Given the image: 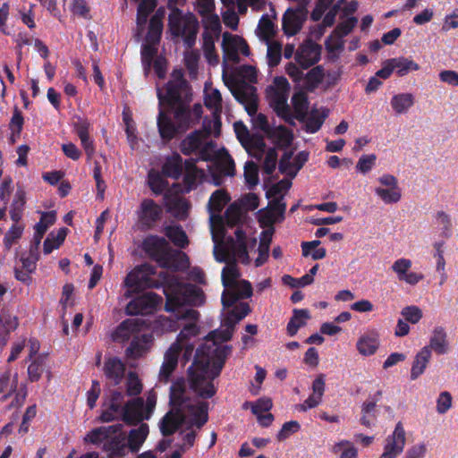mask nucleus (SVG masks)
<instances>
[{
	"instance_id": "nucleus-38",
	"label": "nucleus",
	"mask_w": 458,
	"mask_h": 458,
	"mask_svg": "<svg viewBox=\"0 0 458 458\" xmlns=\"http://www.w3.org/2000/svg\"><path fill=\"white\" fill-rule=\"evenodd\" d=\"M389 64L400 77L408 74L410 72L420 70V65L417 63L403 56L390 58Z\"/></svg>"
},
{
	"instance_id": "nucleus-2",
	"label": "nucleus",
	"mask_w": 458,
	"mask_h": 458,
	"mask_svg": "<svg viewBox=\"0 0 458 458\" xmlns=\"http://www.w3.org/2000/svg\"><path fill=\"white\" fill-rule=\"evenodd\" d=\"M231 352L229 345L217 346L214 350L205 344L197 348L188 374L190 386L199 397L209 399L216 394L213 380L220 375Z\"/></svg>"
},
{
	"instance_id": "nucleus-60",
	"label": "nucleus",
	"mask_w": 458,
	"mask_h": 458,
	"mask_svg": "<svg viewBox=\"0 0 458 458\" xmlns=\"http://www.w3.org/2000/svg\"><path fill=\"white\" fill-rule=\"evenodd\" d=\"M143 386L135 372H130L126 382V394L129 396H137L142 391Z\"/></svg>"
},
{
	"instance_id": "nucleus-56",
	"label": "nucleus",
	"mask_w": 458,
	"mask_h": 458,
	"mask_svg": "<svg viewBox=\"0 0 458 458\" xmlns=\"http://www.w3.org/2000/svg\"><path fill=\"white\" fill-rule=\"evenodd\" d=\"M24 227L21 225H13L6 232L4 237V245L6 250H10L14 242L21 238Z\"/></svg>"
},
{
	"instance_id": "nucleus-61",
	"label": "nucleus",
	"mask_w": 458,
	"mask_h": 458,
	"mask_svg": "<svg viewBox=\"0 0 458 458\" xmlns=\"http://www.w3.org/2000/svg\"><path fill=\"white\" fill-rule=\"evenodd\" d=\"M282 281L285 285L298 288L311 284L314 282V277H311V275H304L300 278H294L292 276L284 275L282 277Z\"/></svg>"
},
{
	"instance_id": "nucleus-40",
	"label": "nucleus",
	"mask_w": 458,
	"mask_h": 458,
	"mask_svg": "<svg viewBox=\"0 0 458 458\" xmlns=\"http://www.w3.org/2000/svg\"><path fill=\"white\" fill-rule=\"evenodd\" d=\"M226 243L228 245V250L232 255V260L236 261V259H238L241 263L245 265L250 263L246 243H235L233 236H229L226 239Z\"/></svg>"
},
{
	"instance_id": "nucleus-64",
	"label": "nucleus",
	"mask_w": 458,
	"mask_h": 458,
	"mask_svg": "<svg viewBox=\"0 0 458 458\" xmlns=\"http://www.w3.org/2000/svg\"><path fill=\"white\" fill-rule=\"evenodd\" d=\"M157 44L148 43L146 41V44L142 45L141 47V60L142 64L148 68L150 67L153 63V59L157 54V48L156 47Z\"/></svg>"
},
{
	"instance_id": "nucleus-31",
	"label": "nucleus",
	"mask_w": 458,
	"mask_h": 458,
	"mask_svg": "<svg viewBox=\"0 0 458 458\" xmlns=\"http://www.w3.org/2000/svg\"><path fill=\"white\" fill-rule=\"evenodd\" d=\"M179 348L171 346L165 353L164 361L160 369L161 379L168 380L178 364Z\"/></svg>"
},
{
	"instance_id": "nucleus-51",
	"label": "nucleus",
	"mask_w": 458,
	"mask_h": 458,
	"mask_svg": "<svg viewBox=\"0 0 458 458\" xmlns=\"http://www.w3.org/2000/svg\"><path fill=\"white\" fill-rule=\"evenodd\" d=\"M139 5L137 9V21L139 24H144L149 14L157 7V0H139Z\"/></svg>"
},
{
	"instance_id": "nucleus-58",
	"label": "nucleus",
	"mask_w": 458,
	"mask_h": 458,
	"mask_svg": "<svg viewBox=\"0 0 458 458\" xmlns=\"http://www.w3.org/2000/svg\"><path fill=\"white\" fill-rule=\"evenodd\" d=\"M213 167L225 176H233L235 174V164L230 156L225 159L217 160Z\"/></svg>"
},
{
	"instance_id": "nucleus-39",
	"label": "nucleus",
	"mask_w": 458,
	"mask_h": 458,
	"mask_svg": "<svg viewBox=\"0 0 458 458\" xmlns=\"http://www.w3.org/2000/svg\"><path fill=\"white\" fill-rule=\"evenodd\" d=\"M267 136L274 140L280 148H288L293 140L291 131L284 125L272 128Z\"/></svg>"
},
{
	"instance_id": "nucleus-32",
	"label": "nucleus",
	"mask_w": 458,
	"mask_h": 458,
	"mask_svg": "<svg viewBox=\"0 0 458 458\" xmlns=\"http://www.w3.org/2000/svg\"><path fill=\"white\" fill-rule=\"evenodd\" d=\"M183 171V163L182 157L174 153L168 157L162 166V174L169 178L178 180Z\"/></svg>"
},
{
	"instance_id": "nucleus-1",
	"label": "nucleus",
	"mask_w": 458,
	"mask_h": 458,
	"mask_svg": "<svg viewBox=\"0 0 458 458\" xmlns=\"http://www.w3.org/2000/svg\"><path fill=\"white\" fill-rule=\"evenodd\" d=\"M164 294L166 299L165 310L174 313L177 319L190 321L182 328L178 335L179 340L183 341L197 336L199 334V327L196 322L200 314L192 308L184 307L203 305L206 301L203 290L195 284L182 283L173 278L164 287Z\"/></svg>"
},
{
	"instance_id": "nucleus-53",
	"label": "nucleus",
	"mask_w": 458,
	"mask_h": 458,
	"mask_svg": "<svg viewBox=\"0 0 458 458\" xmlns=\"http://www.w3.org/2000/svg\"><path fill=\"white\" fill-rule=\"evenodd\" d=\"M225 220L228 226L238 225L242 220V211L236 203L231 204L225 212Z\"/></svg>"
},
{
	"instance_id": "nucleus-27",
	"label": "nucleus",
	"mask_w": 458,
	"mask_h": 458,
	"mask_svg": "<svg viewBox=\"0 0 458 458\" xmlns=\"http://www.w3.org/2000/svg\"><path fill=\"white\" fill-rule=\"evenodd\" d=\"M104 374L114 386L121 383L125 372V366L118 357L108 358L104 364Z\"/></svg>"
},
{
	"instance_id": "nucleus-5",
	"label": "nucleus",
	"mask_w": 458,
	"mask_h": 458,
	"mask_svg": "<svg viewBox=\"0 0 458 458\" xmlns=\"http://www.w3.org/2000/svg\"><path fill=\"white\" fill-rule=\"evenodd\" d=\"M185 0H168L167 7L171 10L168 15V28L174 38H182L187 48H191L196 43L199 31V21L191 13L183 14L177 4Z\"/></svg>"
},
{
	"instance_id": "nucleus-55",
	"label": "nucleus",
	"mask_w": 458,
	"mask_h": 458,
	"mask_svg": "<svg viewBox=\"0 0 458 458\" xmlns=\"http://www.w3.org/2000/svg\"><path fill=\"white\" fill-rule=\"evenodd\" d=\"M282 57V45L279 42H271L267 46V64L269 67H276L279 64Z\"/></svg>"
},
{
	"instance_id": "nucleus-18",
	"label": "nucleus",
	"mask_w": 458,
	"mask_h": 458,
	"mask_svg": "<svg viewBox=\"0 0 458 458\" xmlns=\"http://www.w3.org/2000/svg\"><path fill=\"white\" fill-rule=\"evenodd\" d=\"M320 53V46L309 41L299 47L295 54V60L301 68L308 69L319 61Z\"/></svg>"
},
{
	"instance_id": "nucleus-20",
	"label": "nucleus",
	"mask_w": 458,
	"mask_h": 458,
	"mask_svg": "<svg viewBox=\"0 0 458 458\" xmlns=\"http://www.w3.org/2000/svg\"><path fill=\"white\" fill-rule=\"evenodd\" d=\"M144 325L145 322L141 318H127L116 327L113 334V338L117 342H127L134 333L140 332Z\"/></svg>"
},
{
	"instance_id": "nucleus-10",
	"label": "nucleus",
	"mask_w": 458,
	"mask_h": 458,
	"mask_svg": "<svg viewBox=\"0 0 458 458\" xmlns=\"http://www.w3.org/2000/svg\"><path fill=\"white\" fill-rule=\"evenodd\" d=\"M156 268L149 264H142L134 267L125 277L124 285L128 293H139L145 289L158 288L159 283L154 277Z\"/></svg>"
},
{
	"instance_id": "nucleus-35",
	"label": "nucleus",
	"mask_w": 458,
	"mask_h": 458,
	"mask_svg": "<svg viewBox=\"0 0 458 458\" xmlns=\"http://www.w3.org/2000/svg\"><path fill=\"white\" fill-rule=\"evenodd\" d=\"M310 318V315L308 310L294 309L293 316L286 327L287 335L291 337L294 336L298 333V330L306 325V320Z\"/></svg>"
},
{
	"instance_id": "nucleus-29",
	"label": "nucleus",
	"mask_w": 458,
	"mask_h": 458,
	"mask_svg": "<svg viewBox=\"0 0 458 458\" xmlns=\"http://www.w3.org/2000/svg\"><path fill=\"white\" fill-rule=\"evenodd\" d=\"M208 133L200 130H195L187 135L180 144L181 152L183 155L189 156L198 151L202 146L204 139Z\"/></svg>"
},
{
	"instance_id": "nucleus-11",
	"label": "nucleus",
	"mask_w": 458,
	"mask_h": 458,
	"mask_svg": "<svg viewBox=\"0 0 458 458\" xmlns=\"http://www.w3.org/2000/svg\"><path fill=\"white\" fill-rule=\"evenodd\" d=\"M275 83L278 87L273 89L270 95L269 105L276 114L290 125L294 124L293 116L291 114L290 107L287 104V91L290 89L289 82L284 77H276Z\"/></svg>"
},
{
	"instance_id": "nucleus-9",
	"label": "nucleus",
	"mask_w": 458,
	"mask_h": 458,
	"mask_svg": "<svg viewBox=\"0 0 458 458\" xmlns=\"http://www.w3.org/2000/svg\"><path fill=\"white\" fill-rule=\"evenodd\" d=\"M191 92V86L184 78L182 71L175 69L172 72V80L165 85V94L164 95L158 90L157 98L160 105L174 106L181 102L182 99L187 100Z\"/></svg>"
},
{
	"instance_id": "nucleus-4",
	"label": "nucleus",
	"mask_w": 458,
	"mask_h": 458,
	"mask_svg": "<svg viewBox=\"0 0 458 458\" xmlns=\"http://www.w3.org/2000/svg\"><path fill=\"white\" fill-rule=\"evenodd\" d=\"M170 410L159 421V429L163 437L174 435L186 421L185 408L187 404L186 388L183 382H175L170 387Z\"/></svg>"
},
{
	"instance_id": "nucleus-34",
	"label": "nucleus",
	"mask_w": 458,
	"mask_h": 458,
	"mask_svg": "<svg viewBox=\"0 0 458 458\" xmlns=\"http://www.w3.org/2000/svg\"><path fill=\"white\" fill-rule=\"evenodd\" d=\"M428 348L429 347H423L416 355H415V358H414V360L412 362V365H411V380H415L417 379L420 376H421L429 360H430V358H431V353H430V351H428Z\"/></svg>"
},
{
	"instance_id": "nucleus-37",
	"label": "nucleus",
	"mask_w": 458,
	"mask_h": 458,
	"mask_svg": "<svg viewBox=\"0 0 458 458\" xmlns=\"http://www.w3.org/2000/svg\"><path fill=\"white\" fill-rule=\"evenodd\" d=\"M165 234L178 248L185 249L189 245L188 236L181 225H167Z\"/></svg>"
},
{
	"instance_id": "nucleus-19",
	"label": "nucleus",
	"mask_w": 458,
	"mask_h": 458,
	"mask_svg": "<svg viewBox=\"0 0 458 458\" xmlns=\"http://www.w3.org/2000/svg\"><path fill=\"white\" fill-rule=\"evenodd\" d=\"M73 123L74 130L81 140V144L87 155L88 159H90L95 154V147L93 140H90L89 130L91 126L87 118L76 116Z\"/></svg>"
},
{
	"instance_id": "nucleus-25",
	"label": "nucleus",
	"mask_w": 458,
	"mask_h": 458,
	"mask_svg": "<svg viewBox=\"0 0 458 458\" xmlns=\"http://www.w3.org/2000/svg\"><path fill=\"white\" fill-rule=\"evenodd\" d=\"M149 428L147 423H141L136 428H131L126 436V445L130 453L136 454L147 439Z\"/></svg>"
},
{
	"instance_id": "nucleus-13",
	"label": "nucleus",
	"mask_w": 458,
	"mask_h": 458,
	"mask_svg": "<svg viewBox=\"0 0 458 458\" xmlns=\"http://www.w3.org/2000/svg\"><path fill=\"white\" fill-rule=\"evenodd\" d=\"M136 215L140 228L142 230H149L160 220L162 208L152 199H144L140 202Z\"/></svg>"
},
{
	"instance_id": "nucleus-45",
	"label": "nucleus",
	"mask_w": 458,
	"mask_h": 458,
	"mask_svg": "<svg viewBox=\"0 0 458 458\" xmlns=\"http://www.w3.org/2000/svg\"><path fill=\"white\" fill-rule=\"evenodd\" d=\"M304 20L286 11L283 17V30L286 35L293 36L302 28Z\"/></svg>"
},
{
	"instance_id": "nucleus-28",
	"label": "nucleus",
	"mask_w": 458,
	"mask_h": 458,
	"mask_svg": "<svg viewBox=\"0 0 458 458\" xmlns=\"http://www.w3.org/2000/svg\"><path fill=\"white\" fill-rule=\"evenodd\" d=\"M239 40L240 36L238 35H232L229 32H225L223 34L222 48L224 58L225 60L231 61L234 64H238L240 62Z\"/></svg>"
},
{
	"instance_id": "nucleus-22",
	"label": "nucleus",
	"mask_w": 458,
	"mask_h": 458,
	"mask_svg": "<svg viewBox=\"0 0 458 458\" xmlns=\"http://www.w3.org/2000/svg\"><path fill=\"white\" fill-rule=\"evenodd\" d=\"M153 336L151 334H143L132 337L125 353L128 358L139 359L146 354L152 344Z\"/></svg>"
},
{
	"instance_id": "nucleus-8",
	"label": "nucleus",
	"mask_w": 458,
	"mask_h": 458,
	"mask_svg": "<svg viewBox=\"0 0 458 458\" xmlns=\"http://www.w3.org/2000/svg\"><path fill=\"white\" fill-rule=\"evenodd\" d=\"M157 397L155 394H148L146 402L142 397H136L129 400L123 406L122 420L127 426H136L148 420L155 410Z\"/></svg>"
},
{
	"instance_id": "nucleus-47",
	"label": "nucleus",
	"mask_w": 458,
	"mask_h": 458,
	"mask_svg": "<svg viewBox=\"0 0 458 458\" xmlns=\"http://www.w3.org/2000/svg\"><path fill=\"white\" fill-rule=\"evenodd\" d=\"M230 196L224 190H216L209 198L208 208L210 211L219 213L229 202Z\"/></svg>"
},
{
	"instance_id": "nucleus-62",
	"label": "nucleus",
	"mask_w": 458,
	"mask_h": 458,
	"mask_svg": "<svg viewBox=\"0 0 458 458\" xmlns=\"http://www.w3.org/2000/svg\"><path fill=\"white\" fill-rule=\"evenodd\" d=\"M436 218L439 225H442L441 235L445 238H449L452 235V221L450 216L445 211H437Z\"/></svg>"
},
{
	"instance_id": "nucleus-41",
	"label": "nucleus",
	"mask_w": 458,
	"mask_h": 458,
	"mask_svg": "<svg viewBox=\"0 0 458 458\" xmlns=\"http://www.w3.org/2000/svg\"><path fill=\"white\" fill-rule=\"evenodd\" d=\"M295 118L299 122H304L309 108V101L307 94L303 91H298L292 97Z\"/></svg>"
},
{
	"instance_id": "nucleus-33",
	"label": "nucleus",
	"mask_w": 458,
	"mask_h": 458,
	"mask_svg": "<svg viewBox=\"0 0 458 458\" xmlns=\"http://www.w3.org/2000/svg\"><path fill=\"white\" fill-rule=\"evenodd\" d=\"M328 116V110L323 109L321 113L316 108L311 109L310 114H306L305 131L308 133H316L322 127L326 118Z\"/></svg>"
},
{
	"instance_id": "nucleus-44",
	"label": "nucleus",
	"mask_w": 458,
	"mask_h": 458,
	"mask_svg": "<svg viewBox=\"0 0 458 458\" xmlns=\"http://www.w3.org/2000/svg\"><path fill=\"white\" fill-rule=\"evenodd\" d=\"M360 423L366 427L371 428L376 424L377 417V409L375 402L365 401L361 405Z\"/></svg>"
},
{
	"instance_id": "nucleus-12",
	"label": "nucleus",
	"mask_w": 458,
	"mask_h": 458,
	"mask_svg": "<svg viewBox=\"0 0 458 458\" xmlns=\"http://www.w3.org/2000/svg\"><path fill=\"white\" fill-rule=\"evenodd\" d=\"M125 394L119 390H112L105 399L101 406L99 420L101 422H111L115 420H122Z\"/></svg>"
},
{
	"instance_id": "nucleus-15",
	"label": "nucleus",
	"mask_w": 458,
	"mask_h": 458,
	"mask_svg": "<svg viewBox=\"0 0 458 458\" xmlns=\"http://www.w3.org/2000/svg\"><path fill=\"white\" fill-rule=\"evenodd\" d=\"M406 436L403 425L401 421L397 422L391 435L386 439L384 452L380 458H397L404 449Z\"/></svg>"
},
{
	"instance_id": "nucleus-30",
	"label": "nucleus",
	"mask_w": 458,
	"mask_h": 458,
	"mask_svg": "<svg viewBox=\"0 0 458 458\" xmlns=\"http://www.w3.org/2000/svg\"><path fill=\"white\" fill-rule=\"evenodd\" d=\"M425 347H429L430 352L434 351L437 354H445L448 352L447 335L442 327H436L432 332L429 339V344Z\"/></svg>"
},
{
	"instance_id": "nucleus-21",
	"label": "nucleus",
	"mask_w": 458,
	"mask_h": 458,
	"mask_svg": "<svg viewBox=\"0 0 458 458\" xmlns=\"http://www.w3.org/2000/svg\"><path fill=\"white\" fill-rule=\"evenodd\" d=\"M380 345V336L376 329H370L363 333L356 343V348L362 356L375 354Z\"/></svg>"
},
{
	"instance_id": "nucleus-54",
	"label": "nucleus",
	"mask_w": 458,
	"mask_h": 458,
	"mask_svg": "<svg viewBox=\"0 0 458 458\" xmlns=\"http://www.w3.org/2000/svg\"><path fill=\"white\" fill-rule=\"evenodd\" d=\"M244 178L250 189L254 188L259 183V168L253 161L246 162L244 165Z\"/></svg>"
},
{
	"instance_id": "nucleus-49",
	"label": "nucleus",
	"mask_w": 458,
	"mask_h": 458,
	"mask_svg": "<svg viewBox=\"0 0 458 458\" xmlns=\"http://www.w3.org/2000/svg\"><path fill=\"white\" fill-rule=\"evenodd\" d=\"M191 98H192V94L191 92L190 95L187 97V100L182 99L181 102H178V103L174 104V106H167L168 107H175L176 108V106L182 105L184 106V108L187 110V112H189V114H190L191 127H192L194 124L199 123V121L202 115V106L200 104H195L193 106V108L191 110L190 109L189 105L191 101Z\"/></svg>"
},
{
	"instance_id": "nucleus-52",
	"label": "nucleus",
	"mask_w": 458,
	"mask_h": 458,
	"mask_svg": "<svg viewBox=\"0 0 458 458\" xmlns=\"http://www.w3.org/2000/svg\"><path fill=\"white\" fill-rule=\"evenodd\" d=\"M375 192L386 204L397 203L402 198L401 189L399 187L394 189L378 187L376 188Z\"/></svg>"
},
{
	"instance_id": "nucleus-43",
	"label": "nucleus",
	"mask_w": 458,
	"mask_h": 458,
	"mask_svg": "<svg viewBox=\"0 0 458 458\" xmlns=\"http://www.w3.org/2000/svg\"><path fill=\"white\" fill-rule=\"evenodd\" d=\"M233 309L229 310L225 318V323L231 326H236L250 312V308L247 302L233 304Z\"/></svg>"
},
{
	"instance_id": "nucleus-24",
	"label": "nucleus",
	"mask_w": 458,
	"mask_h": 458,
	"mask_svg": "<svg viewBox=\"0 0 458 458\" xmlns=\"http://www.w3.org/2000/svg\"><path fill=\"white\" fill-rule=\"evenodd\" d=\"M225 250L224 254L219 256L215 250V258L218 262H226V266L222 270V284L225 289L230 288L238 282L241 273L235 260H227L225 259Z\"/></svg>"
},
{
	"instance_id": "nucleus-6",
	"label": "nucleus",
	"mask_w": 458,
	"mask_h": 458,
	"mask_svg": "<svg viewBox=\"0 0 458 458\" xmlns=\"http://www.w3.org/2000/svg\"><path fill=\"white\" fill-rule=\"evenodd\" d=\"M161 106L159 104L157 125L160 138L168 142L178 134H182L191 128V118L189 112L182 105L176 106V108L169 107L173 111L174 120Z\"/></svg>"
},
{
	"instance_id": "nucleus-50",
	"label": "nucleus",
	"mask_w": 458,
	"mask_h": 458,
	"mask_svg": "<svg viewBox=\"0 0 458 458\" xmlns=\"http://www.w3.org/2000/svg\"><path fill=\"white\" fill-rule=\"evenodd\" d=\"M148 183L150 190L156 195H160L167 188L168 182L161 176V174L154 170L149 171L148 174Z\"/></svg>"
},
{
	"instance_id": "nucleus-59",
	"label": "nucleus",
	"mask_w": 458,
	"mask_h": 458,
	"mask_svg": "<svg viewBox=\"0 0 458 458\" xmlns=\"http://www.w3.org/2000/svg\"><path fill=\"white\" fill-rule=\"evenodd\" d=\"M358 22L355 17H350L345 21L338 23L334 30V34L339 39L347 36L354 29Z\"/></svg>"
},
{
	"instance_id": "nucleus-3",
	"label": "nucleus",
	"mask_w": 458,
	"mask_h": 458,
	"mask_svg": "<svg viewBox=\"0 0 458 458\" xmlns=\"http://www.w3.org/2000/svg\"><path fill=\"white\" fill-rule=\"evenodd\" d=\"M122 428V424L93 428L85 437V441L93 445L102 444V451L107 458H124L130 452L126 445V434Z\"/></svg>"
},
{
	"instance_id": "nucleus-23",
	"label": "nucleus",
	"mask_w": 458,
	"mask_h": 458,
	"mask_svg": "<svg viewBox=\"0 0 458 458\" xmlns=\"http://www.w3.org/2000/svg\"><path fill=\"white\" fill-rule=\"evenodd\" d=\"M187 404L191 408H185V414L187 412L192 415L191 425L201 428L208 420V403L206 402H199L193 403L191 399L186 394Z\"/></svg>"
},
{
	"instance_id": "nucleus-48",
	"label": "nucleus",
	"mask_w": 458,
	"mask_h": 458,
	"mask_svg": "<svg viewBox=\"0 0 458 458\" xmlns=\"http://www.w3.org/2000/svg\"><path fill=\"white\" fill-rule=\"evenodd\" d=\"M17 377L18 375L15 373L12 378L10 369L0 374V393L4 394L5 397L16 391Z\"/></svg>"
},
{
	"instance_id": "nucleus-46",
	"label": "nucleus",
	"mask_w": 458,
	"mask_h": 458,
	"mask_svg": "<svg viewBox=\"0 0 458 458\" xmlns=\"http://www.w3.org/2000/svg\"><path fill=\"white\" fill-rule=\"evenodd\" d=\"M177 318L159 316L154 322L153 330L157 334L174 332L179 328Z\"/></svg>"
},
{
	"instance_id": "nucleus-63",
	"label": "nucleus",
	"mask_w": 458,
	"mask_h": 458,
	"mask_svg": "<svg viewBox=\"0 0 458 458\" xmlns=\"http://www.w3.org/2000/svg\"><path fill=\"white\" fill-rule=\"evenodd\" d=\"M277 162V152L275 148H270L266 153L263 171L266 174L271 175L276 170Z\"/></svg>"
},
{
	"instance_id": "nucleus-14",
	"label": "nucleus",
	"mask_w": 458,
	"mask_h": 458,
	"mask_svg": "<svg viewBox=\"0 0 458 458\" xmlns=\"http://www.w3.org/2000/svg\"><path fill=\"white\" fill-rule=\"evenodd\" d=\"M161 301V297L153 292L142 293L132 299L126 306L129 315H145L153 312Z\"/></svg>"
},
{
	"instance_id": "nucleus-17",
	"label": "nucleus",
	"mask_w": 458,
	"mask_h": 458,
	"mask_svg": "<svg viewBox=\"0 0 458 458\" xmlns=\"http://www.w3.org/2000/svg\"><path fill=\"white\" fill-rule=\"evenodd\" d=\"M55 221L56 212L55 210L41 212L40 219L34 226L35 233L33 235V241L30 247L32 254L38 252L42 238L47 233L48 227L53 225Z\"/></svg>"
},
{
	"instance_id": "nucleus-36",
	"label": "nucleus",
	"mask_w": 458,
	"mask_h": 458,
	"mask_svg": "<svg viewBox=\"0 0 458 458\" xmlns=\"http://www.w3.org/2000/svg\"><path fill=\"white\" fill-rule=\"evenodd\" d=\"M415 103L414 96L411 93H399L394 95L390 104L396 114H405Z\"/></svg>"
},
{
	"instance_id": "nucleus-57",
	"label": "nucleus",
	"mask_w": 458,
	"mask_h": 458,
	"mask_svg": "<svg viewBox=\"0 0 458 458\" xmlns=\"http://www.w3.org/2000/svg\"><path fill=\"white\" fill-rule=\"evenodd\" d=\"M163 22H158L155 19H150L146 41L148 43L158 44L161 38Z\"/></svg>"
},
{
	"instance_id": "nucleus-42",
	"label": "nucleus",
	"mask_w": 458,
	"mask_h": 458,
	"mask_svg": "<svg viewBox=\"0 0 458 458\" xmlns=\"http://www.w3.org/2000/svg\"><path fill=\"white\" fill-rule=\"evenodd\" d=\"M231 93L239 103L244 106L256 96V88L246 82H242L233 87Z\"/></svg>"
},
{
	"instance_id": "nucleus-7",
	"label": "nucleus",
	"mask_w": 458,
	"mask_h": 458,
	"mask_svg": "<svg viewBox=\"0 0 458 458\" xmlns=\"http://www.w3.org/2000/svg\"><path fill=\"white\" fill-rule=\"evenodd\" d=\"M142 249L151 259L157 262L162 267H169L174 263L177 257L180 259L182 268L189 267L187 254L182 251L172 252L168 242L164 237L157 235L146 237L142 242Z\"/></svg>"
},
{
	"instance_id": "nucleus-26",
	"label": "nucleus",
	"mask_w": 458,
	"mask_h": 458,
	"mask_svg": "<svg viewBox=\"0 0 458 458\" xmlns=\"http://www.w3.org/2000/svg\"><path fill=\"white\" fill-rule=\"evenodd\" d=\"M284 196L280 195L269 201V210L265 213L260 221L268 225L281 222L284 219L286 203L283 201Z\"/></svg>"
},
{
	"instance_id": "nucleus-16",
	"label": "nucleus",
	"mask_w": 458,
	"mask_h": 458,
	"mask_svg": "<svg viewBox=\"0 0 458 458\" xmlns=\"http://www.w3.org/2000/svg\"><path fill=\"white\" fill-rule=\"evenodd\" d=\"M252 295V286L247 280L238 281L234 285L228 289H225L221 302L224 308H230L239 300L250 298Z\"/></svg>"
}]
</instances>
